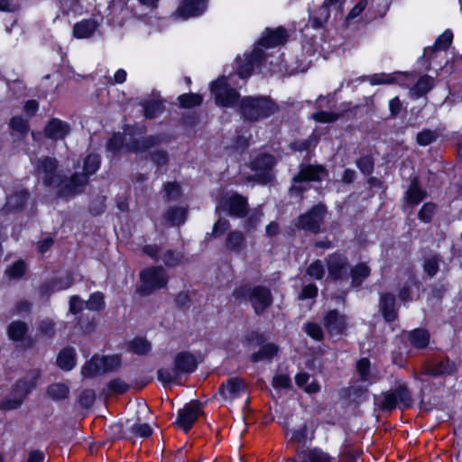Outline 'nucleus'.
<instances>
[{
	"label": "nucleus",
	"mask_w": 462,
	"mask_h": 462,
	"mask_svg": "<svg viewBox=\"0 0 462 462\" xmlns=\"http://www.w3.org/2000/svg\"><path fill=\"white\" fill-rule=\"evenodd\" d=\"M439 134L436 131L429 129L423 130L417 134V143L421 146H426L436 141Z\"/></svg>",
	"instance_id": "6e6d98bb"
},
{
	"label": "nucleus",
	"mask_w": 462,
	"mask_h": 462,
	"mask_svg": "<svg viewBox=\"0 0 462 462\" xmlns=\"http://www.w3.org/2000/svg\"><path fill=\"white\" fill-rule=\"evenodd\" d=\"M168 200H176L180 196V186L175 181H168L163 185Z\"/></svg>",
	"instance_id": "052dcab7"
},
{
	"label": "nucleus",
	"mask_w": 462,
	"mask_h": 462,
	"mask_svg": "<svg viewBox=\"0 0 462 462\" xmlns=\"http://www.w3.org/2000/svg\"><path fill=\"white\" fill-rule=\"evenodd\" d=\"M307 274L316 280H321L325 275V269L320 260L312 262L306 271Z\"/></svg>",
	"instance_id": "5fc2aeb1"
},
{
	"label": "nucleus",
	"mask_w": 462,
	"mask_h": 462,
	"mask_svg": "<svg viewBox=\"0 0 462 462\" xmlns=\"http://www.w3.org/2000/svg\"><path fill=\"white\" fill-rule=\"evenodd\" d=\"M104 361L99 356H94L88 361L81 369V374L84 377L92 378L102 374H105Z\"/></svg>",
	"instance_id": "2f4dec72"
},
{
	"label": "nucleus",
	"mask_w": 462,
	"mask_h": 462,
	"mask_svg": "<svg viewBox=\"0 0 462 462\" xmlns=\"http://www.w3.org/2000/svg\"><path fill=\"white\" fill-rule=\"evenodd\" d=\"M69 132V125L59 118L53 117L45 127V135L48 138L63 139Z\"/></svg>",
	"instance_id": "c85d7f7f"
},
{
	"label": "nucleus",
	"mask_w": 462,
	"mask_h": 462,
	"mask_svg": "<svg viewBox=\"0 0 462 462\" xmlns=\"http://www.w3.org/2000/svg\"><path fill=\"white\" fill-rule=\"evenodd\" d=\"M26 270V263L22 260H18L5 270V274L10 280H16L22 278Z\"/></svg>",
	"instance_id": "49530a36"
},
{
	"label": "nucleus",
	"mask_w": 462,
	"mask_h": 462,
	"mask_svg": "<svg viewBox=\"0 0 462 462\" xmlns=\"http://www.w3.org/2000/svg\"><path fill=\"white\" fill-rule=\"evenodd\" d=\"M394 76L391 74H374L369 78L371 85L392 84L394 82Z\"/></svg>",
	"instance_id": "338daca9"
},
{
	"label": "nucleus",
	"mask_w": 462,
	"mask_h": 462,
	"mask_svg": "<svg viewBox=\"0 0 462 462\" xmlns=\"http://www.w3.org/2000/svg\"><path fill=\"white\" fill-rule=\"evenodd\" d=\"M328 176L327 168L322 164H304L300 165V171L292 180L293 183H301L306 181L319 182Z\"/></svg>",
	"instance_id": "4468645a"
},
{
	"label": "nucleus",
	"mask_w": 462,
	"mask_h": 462,
	"mask_svg": "<svg viewBox=\"0 0 462 462\" xmlns=\"http://www.w3.org/2000/svg\"><path fill=\"white\" fill-rule=\"evenodd\" d=\"M340 3V0H325L310 18L311 26L315 29L323 27L330 17L329 5L334 4L338 7Z\"/></svg>",
	"instance_id": "bb28decb"
},
{
	"label": "nucleus",
	"mask_w": 462,
	"mask_h": 462,
	"mask_svg": "<svg viewBox=\"0 0 462 462\" xmlns=\"http://www.w3.org/2000/svg\"><path fill=\"white\" fill-rule=\"evenodd\" d=\"M10 126L14 131L21 134H24L29 131L28 122L23 117H12Z\"/></svg>",
	"instance_id": "e2e57ef3"
},
{
	"label": "nucleus",
	"mask_w": 462,
	"mask_h": 462,
	"mask_svg": "<svg viewBox=\"0 0 462 462\" xmlns=\"http://www.w3.org/2000/svg\"><path fill=\"white\" fill-rule=\"evenodd\" d=\"M58 365L64 371H69L76 365V352L73 347L62 349L57 357Z\"/></svg>",
	"instance_id": "72a5a7b5"
},
{
	"label": "nucleus",
	"mask_w": 462,
	"mask_h": 462,
	"mask_svg": "<svg viewBox=\"0 0 462 462\" xmlns=\"http://www.w3.org/2000/svg\"><path fill=\"white\" fill-rule=\"evenodd\" d=\"M180 107L190 109L202 104L203 97L196 93L182 94L177 98Z\"/></svg>",
	"instance_id": "ea45409f"
},
{
	"label": "nucleus",
	"mask_w": 462,
	"mask_h": 462,
	"mask_svg": "<svg viewBox=\"0 0 462 462\" xmlns=\"http://www.w3.org/2000/svg\"><path fill=\"white\" fill-rule=\"evenodd\" d=\"M456 370V365L448 357H434L426 360L419 374H414V378L420 379V375L440 376L450 374Z\"/></svg>",
	"instance_id": "1a4fd4ad"
},
{
	"label": "nucleus",
	"mask_w": 462,
	"mask_h": 462,
	"mask_svg": "<svg viewBox=\"0 0 462 462\" xmlns=\"http://www.w3.org/2000/svg\"><path fill=\"white\" fill-rule=\"evenodd\" d=\"M206 7V0H184L176 14L182 19H188L201 14Z\"/></svg>",
	"instance_id": "4be33fe9"
},
{
	"label": "nucleus",
	"mask_w": 462,
	"mask_h": 462,
	"mask_svg": "<svg viewBox=\"0 0 462 462\" xmlns=\"http://www.w3.org/2000/svg\"><path fill=\"white\" fill-rule=\"evenodd\" d=\"M128 388L129 385L119 378L111 380L107 384L109 393L113 394H123L128 390Z\"/></svg>",
	"instance_id": "bf43d9fd"
},
{
	"label": "nucleus",
	"mask_w": 462,
	"mask_h": 462,
	"mask_svg": "<svg viewBox=\"0 0 462 462\" xmlns=\"http://www.w3.org/2000/svg\"><path fill=\"white\" fill-rule=\"evenodd\" d=\"M30 197L26 189H21L11 195L7 199L6 207L12 209H18L23 208Z\"/></svg>",
	"instance_id": "37998d69"
},
{
	"label": "nucleus",
	"mask_w": 462,
	"mask_h": 462,
	"mask_svg": "<svg viewBox=\"0 0 462 462\" xmlns=\"http://www.w3.org/2000/svg\"><path fill=\"white\" fill-rule=\"evenodd\" d=\"M303 331L316 341H322L324 331L322 327L315 322H307L303 326Z\"/></svg>",
	"instance_id": "de8ad7c7"
},
{
	"label": "nucleus",
	"mask_w": 462,
	"mask_h": 462,
	"mask_svg": "<svg viewBox=\"0 0 462 462\" xmlns=\"http://www.w3.org/2000/svg\"><path fill=\"white\" fill-rule=\"evenodd\" d=\"M225 245L227 250L239 253L245 246V236L239 230L230 231L226 236Z\"/></svg>",
	"instance_id": "7c9ffc66"
},
{
	"label": "nucleus",
	"mask_w": 462,
	"mask_h": 462,
	"mask_svg": "<svg viewBox=\"0 0 462 462\" xmlns=\"http://www.w3.org/2000/svg\"><path fill=\"white\" fill-rule=\"evenodd\" d=\"M326 214L323 205H316L310 211L298 218L297 226L306 231L317 234L320 230Z\"/></svg>",
	"instance_id": "9b49d317"
},
{
	"label": "nucleus",
	"mask_w": 462,
	"mask_h": 462,
	"mask_svg": "<svg viewBox=\"0 0 462 462\" xmlns=\"http://www.w3.org/2000/svg\"><path fill=\"white\" fill-rule=\"evenodd\" d=\"M264 58V53L260 48H254L250 54H245V59L237 58L238 75L241 79L248 78L254 67Z\"/></svg>",
	"instance_id": "a211bd4d"
},
{
	"label": "nucleus",
	"mask_w": 462,
	"mask_h": 462,
	"mask_svg": "<svg viewBox=\"0 0 462 462\" xmlns=\"http://www.w3.org/2000/svg\"><path fill=\"white\" fill-rule=\"evenodd\" d=\"M424 272L430 277L434 276L439 271V259L432 256L427 259L423 265Z\"/></svg>",
	"instance_id": "774afa93"
},
{
	"label": "nucleus",
	"mask_w": 462,
	"mask_h": 462,
	"mask_svg": "<svg viewBox=\"0 0 462 462\" xmlns=\"http://www.w3.org/2000/svg\"><path fill=\"white\" fill-rule=\"evenodd\" d=\"M426 197L427 191L420 186L418 177H413L404 194L406 204L413 208L419 205Z\"/></svg>",
	"instance_id": "5701e85b"
},
{
	"label": "nucleus",
	"mask_w": 462,
	"mask_h": 462,
	"mask_svg": "<svg viewBox=\"0 0 462 462\" xmlns=\"http://www.w3.org/2000/svg\"><path fill=\"white\" fill-rule=\"evenodd\" d=\"M287 41V32L283 28L275 30L266 29L264 34L258 41L257 44L263 47H275L285 43Z\"/></svg>",
	"instance_id": "393cba45"
},
{
	"label": "nucleus",
	"mask_w": 462,
	"mask_h": 462,
	"mask_svg": "<svg viewBox=\"0 0 462 462\" xmlns=\"http://www.w3.org/2000/svg\"><path fill=\"white\" fill-rule=\"evenodd\" d=\"M310 375L307 373H300L295 376V382L297 385L303 388L308 393H316L320 390L319 383L317 380L313 379L310 383Z\"/></svg>",
	"instance_id": "4c0bfd02"
},
{
	"label": "nucleus",
	"mask_w": 462,
	"mask_h": 462,
	"mask_svg": "<svg viewBox=\"0 0 462 462\" xmlns=\"http://www.w3.org/2000/svg\"><path fill=\"white\" fill-rule=\"evenodd\" d=\"M140 279L142 285L139 290L143 295L151 294L154 291L165 287L168 282V276L161 266L143 270L140 273Z\"/></svg>",
	"instance_id": "0eeeda50"
},
{
	"label": "nucleus",
	"mask_w": 462,
	"mask_h": 462,
	"mask_svg": "<svg viewBox=\"0 0 462 462\" xmlns=\"http://www.w3.org/2000/svg\"><path fill=\"white\" fill-rule=\"evenodd\" d=\"M408 339L415 348L424 349L429 346L430 336L424 328H415L409 332Z\"/></svg>",
	"instance_id": "473e14b6"
},
{
	"label": "nucleus",
	"mask_w": 462,
	"mask_h": 462,
	"mask_svg": "<svg viewBox=\"0 0 462 462\" xmlns=\"http://www.w3.org/2000/svg\"><path fill=\"white\" fill-rule=\"evenodd\" d=\"M58 162L54 158L45 157L38 160L36 173L42 178L46 187L53 188L60 181L61 171H58Z\"/></svg>",
	"instance_id": "9d476101"
},
{
	"label": "nucleus",
	"mask_w": 462,
	"mask_h": 462,
	"mask_svg": "<svg viewBox=\"0 0 462 462\" xmlns=\"http://www.w3.org/2000/svg\"><path fill=\"white\" fill-rule=\"evenodd\" d=\"M374 404L383 411H393L399 407L406 409L412 405L411 393L405 383L382 393L375 398Z\"/></svg>",
	"instance_id": "20e7f679"
},
{
	"label": "nucleus",
	"mask_w": 462,
	"mask_h": 462,
	"mask_svg": "<svg viewBox=\"0 0 462 462\" xmlns=\"http://www.w3.org/2000/svg\"><path fill=\"white\" fill-rule=\"evenodd\" d=\"M145 132L146 128L143 125H126L123 135L120 133L114 134L107 141L106 149L112 152L125 150L140 153L162 143L163 140L159 135L143 136Z\"/></svg>",
	"instance_id": "f257e3e1"
},
{
	"label": "nucleus",
	"mask_w": 462,
	"mask_h": 462,
	"mask_svg": "<svg viewBox=\"0 0 462 462\" xmlns=\"http://www.w3.org/2000/svg\"><path fill=\"white\" fill-rule=\"evenodd\" d=\"M284 462H330V457L319 448H297L295 458Z\"/></svg>",
	"instance_id": "6ab92c4d"
},
{
	"label": "nucleus",
	"mask_w": 462,
	"mask_h": 462,
	"mask_svg": "<svg viewBox=\"0 0 462 462\" xmlns=\"http://www.w3.org/2000/svg\"><path fill=\"white\" fill-rule=\"evenodd\" d=\"M275 164L274 157L271 154H260L251 162V169L255 172L261 183H267L272 180V170Z\"/></svg>",
	"instance_id": "2eb2a0df"
},
{
	"label": "nucleus",
	"mask_w": 462,
	"mask_h": 462,
	"mask_svg": "<svg viewBox=\"0 0 462 462\" xmlns=\"http://www.w3.org/2000/svg\"><path fill=\"white\" fill-rule=\"evenodd\" d=\"M379 310L386 322H393L398 318L395 296L390 292L380 295Z\"/></svg>",
	"instance_id": "aec40b11"
},
{
	"label": "nucleus",
	"mask_w": 462,
	"mask_h": 462,
	"mask_svg": "<svg viewBox=\"0 0 462 462\" xmlns=\"http://www.w3.org/2000/svg\"><path fill=\"white\" fill-rule=\"evenodd\" d=\"M322 323L331 337L344 335L347 329V317L337 310L327 311L323 317Z\"/></svg>",
	"instance_id": "ddd939ff"
},
{
	"label": "nucleus",
	"mask_w": 462,
	"mask_h": 462,
	"mask_svg": "<svg viewBox=\"0 0 462 462\" xmlns=\"http://www.w3.org/2000/svg\"><path fill=\"white\" fill-rule=\"evenodd\" d=\"M221 209L232 217L244 218L248 215L247 198L237 192L223 194L218 201L217 210Z\"/></svg>",
	"instance_id": "423d86ee"
},
{
	"label": "nucleus",
	"mask_w": 462,
	"mask_h": 462,
	"mask_svg": "<svg viewBox=\"0 0 462 462\" xmlns=\"http://www.w3.org/2000/svg\"><path fill=\"white\" fill-rule=\"evenodd\" d=\"M300 103L282 102L277 104L268 96L244 97L239 102V111L244 116H270L278 113H296Z\"/></svg>",
	"instance_id": "f03ea898"
},
{
	"label": "nucleus",
	"mask_w": 462,
	"mask_h": 462,
	"mask_svg": "<svg viewBox=\"0 0 462 462\" xmlns=\"http://www.w3.org/2000/svg\"><path fill=\"white\" fill-rule=\"evenodd\" d=\"M285 437L289 443L305 444L308 438V426L306 423L292 430H286Z\"/></svg>",
	"instance_id": "c9c22d12"
},
{
	"label": "nucleus",
	"mask_w": 462,
	"mask_h": 462,
	"mask_svg": "<svg viewBox=\"0 0 462 462\" xmlns=\"http://www.w3.org/2000/svg\"><path fill=\"white\" fill-rule=\"evenodd\" d=\"M100 166V157L97 154H89L84 160V171L85 175L88 178V175L94 174Z\"/></svg>",
	"instance_id": "09e8293b"
},
{
	"label": "nucleus",
	"mask_w": 462,
	"mask_h": 462,
	"mask_svg": "<svg viewBox=\"0 0 462 462\" xmlns=\"http://www.w3.org/2000/svg\"><path fill=\"white\" fill-rule=\"evenodd\" d=\"M230 223L225 218H219L213 226L212 236L215 237L221 236L229 228Z\"/></svg>",
	"instance_id": "69168bd1"
},
{
	"label": "nucleus",
	"mask_w": 462,
	"mask_h": 462,
	"mask_svg": "<svg viewBox=\"0 0 462 462\" xmlns=\"http://www.w3.org/2000/svg\"><path fill=\"white\" fill-rule=\"evenodd\" d=\"M201 405L198 402H192L180 410L178 413L177 423L184 430L189 431L198 417L201 414Z\"/></svg>",
	"instance_id": "dca6fc26"
},
{
	"label": "nucleus",
	"mask_w": 462,
	"mask_h": 462,
	"mask_svg": "<svg viewBox=\"0 0 462 462\" xmlns=\"http://www.w3.org/2000/svg\"><path fill=\"white\" fill-rule=\"evenodd\" d=\"M24 400H23L18 395H14L13 393L3 399L0 402V410L3 411H11L18 409L23 402Z\"/></svg>",
	"instance_id": "8fccbe9b"
},
{
	"label": "nucleus",
	"mask_w": 462,
	"mask_h": 462,
	"mask_svg": "<svg viewBox=\"0 0 462 462\" xmlns=\"http://www.w3.org/2000/svg\"><path fill=\"white\" fill-rule=\"evenodd\" d=\"M437 210V205L432 202L425 203L418 213V217L424 223H430Z\"/></svg>",
	"instance_id": "3c124183"
},
{
	"label": "nucleus",
	"mask_w": 462,
	"mask_h": 462,
	"mask_svg": "<svg viewBox=\"0 0 462 462\" xmlns=\"http://www.w3.org/2000/svg\"><path fill=\"white\" fill-rule=\"evenodd\" d=\"M41 377V372L38 369H32L26 373V374L19 379L22 381L29 390H32L36 387L38 380Z\"/></svg>",
	"instance_id": "4d7b16f0"
},
{
	"label": "nucleus",
	"mask_w": 462,
	"mask_h": 462,
	"mask_svg": "<svg viewBox=\"0 0 462 462\" xmlns=\"http://www.w3.org/2000/svg\"><path fill=\"white\" fill-rule=\"evenodd\" d=\"M87 183L88 177L85 174L75 173L69 178L62 174L60 181L53 189H57V197L68 199L81 193Z\"/></svg>",
	"instance_id": "6e6552de"
},
{
	"label": "nucleus",
	"mask_w": 462,
	"mask_h": 462,
	"mask_svg": "<svg viewBox=\"0 0 462 462\" xmlns=\"http://www.w3.org/2000/svg\"><path fill=\"white\" fill-rule=\"evenodd\" d=\"M157 378L163 384L177 383L180 380V373L175 366L173 368H161L157 371Z\"/></svg>",
	"instance_id": "a18cd8bd"
},
{
	"label": "nucleus",
	"mask_w": 462,
	"mask_h": 462,
	"mask_svg": "<svg viewBox=\"0 0 462 462\" xmlns=\"http://www.w3.org/2000/svg\"><path fill=\"white\" fill-rule=\"evenodd\" d=\"M210 91L215 103L223 107H233L239 104V93L230 87L226 77H220L210 85Z\"/></svg>",
	"instance_id": "39448f33"
},
{
	"label": "nucleus",
	"mask_w": 462,
	"mask_h": 462,
	"mask_svg": "<svg viewBox=\"0 0 462 462\" xmlns=\"http://www.w3.org/2000/svg\"><path fill=\"white\" fill-rule=\"evenodd\" d=\"M370 268L365 263L356 264L350 271L352 285L355 287L360 286L364 280L370 275Z\"/></svg>",
	"instance_id": "a19ab883"
},
{
	"label": "nucleus",
	"mask_w": 462,
	"mask_h": 462,
	"mask_svg": "<svg viewBox=\"0 0 462 462\" xmlns=\"http://www.w3.org/2000/svg\"><path fill=\"white\" fill-rule=\"evenodd\" d=\"M453 40V33L449 30H446L435 42V44L432 47L426 48L424 50V55H427L428 52H436L438 51H445L451 44Z\"/></svg>",
	"instance_id": "e433bc0d"
},
{
	"label": "nucleus",
	"mask_w": 462,
	"mask_h": 462,
	"mask_svg": "<svg viewBox=\"0 0 462 462\" xmlns=\"http://www.w3.org/2000/svg\"><path fill=\"white\" fill-rule=\"evenodd\" d=\"M74 282L73 276L69 273L62 277L53 278L50 282L42 284L40 291L42 295L49 296L54 291L69 289Z\"/></svg>",
	"instance_id": "b1692460"
},
{
	"label": "nucleus",
	"mask_w": 462,
	"mask_h": 462,
	"mask_svg": "<svg viewBox=\"0 0 462 462\" xmlns=\"http://www.w3.org/2000/svg\"><path fill=\"white\" fill-rule=\"evenodd\" d=\"M167 100L162 98L159 93L152 92L142 102V106L144 109V116H154L165 113L167 111Z\"/></svg>",
	"instance_id": "412c9836"
},
{
	"label": "nucleus",
	"mask_w": 462,
	"mask_h": 462,
	"mask_svg": "<svg viewBox=\"0 0 462 462\" xmlns=\"http://www.w3.org/2000/svg\"><path fill=\"white\" fill-rule=\"evenodd\" d=\"M98 27L95 19H87L77 23L73 27V35L78 39L90 37Z\"/></svg>",
	"instance_id": "c756f323"
},
{
	"label": "nucleus",
	"mask_w": 462,
	"mask_h": 462,
	"mask_svg": "<svg viewBox=\"0 0 462 462\" xmlns=\"http://www.w3.org/2000/svg\"><path fill=\"white\" fill-rule=\"evenodd\" d=\"M370 366L371 363L368 358H361L356 364V371L360 377V380L366 382L370 377Z\"/></svg>",
	"instance_id": "13d9d810"
},
{
	"label": "nucleus",
	"mask_w": 462,
	"mask_h": 462,
	"mask_svg": "<svg viewBox=\"0 0 462 462\" xmlns=\"http://www.w3.org/2000/svg\"><path fill=\"white\" fill-rule=\"evenodd\" d=\"M131 431L134 435L141 438H147L152 435V429L148 423H134Z\"/></svg>",
	"instance_id": "0e129e2a"
},
{
	"label": "nucleus",
	"mask_w": 462,
	"mask_h": 462,
	"mask_svg": "<svg viewBox=\"0 0 462 462\" xmlns=\"http://www.w3.org/2000/svg\"><path fill=\"white\" fill-rule=\"evenodd\" d=\"M186 210L183 208L174 207L171 208L165 213V218L172 226H179L183 224L186 219Z\"/></svg>",
	"instance_id": "c03bdc74"
},
{
	"label": "nucleus",
	"mask_w": 462,
	"mask_h": 462,
	"mask_svg": "<svg viewBox=\"0 0 462 462\" xmlns=\"http://www.w3.org/2000/svg\"><path fill=\"white\" fill-rule=\"evenodd\" d=\"M104 307V295L101 292H95L91 294L88 300L86 301V308L90 310L98 311L103 310Z\"/></svg>",
	"instance_id": "864d4df0"
},
{
	"label": "nucleus",
	"mask_w": 462,
	"mask_h": 462,
	"mask_svg": "<svg viewBox=\"0 0 462 462\" xmlns=\"http://www.w3.org/2000/svg\"><path fill=\"white\" fill-rule=\"evenodd\" d=\"M174 365L180 374H190L194 372L198 366L196 357L189 352H180L174 357Z\"/></svg>",
	"instance_id": "a878e982"
},
{
	"label": "nucleus",
	"mask_w": 462,
	"mask_h": 462,
	"mask_svg": "<svg viewBox=\"0 0 462 462\" xmlns=\"http://www.w3.org/2000/svg\"><path fill=\"white\" fill-rule=\"evenodd\" d=\"M28 332L29 326L23 320H14L6 328L8 338L14 342H24L29 339Z\"/></svg>",
	"instance_id": "cd10ccee"
},
{
	"label": "nucleus",
	"mask_w": 462,
	"mask_h": 462,
	"mask_svg": "<svg viewBox=\"0 0 462 462\" xmlns=\"http://www.w3.org/2000/svg\"><path fill=\"white\" fill-rule=\"evenodd\" d=\"M328 278L333 281L346 280L348 277L349 263L347 257L340 253H333L326 258Z\"/></svg>",
	"instance_id": "f8f14e48"
},
{
	"label": "nucleus",
	"mask_w": 462,
	"mask_h": 462,
	"mask_svg": "<svg viewBox=\"0 0 462 462\" xmlns=\"http://www.w3.org/2000/svg\"><path fill=\"white\" fill-rule=\"evenodd\" d=\"M433 78L425 75L420 78L413 88H411L410 94L413 97H420L427 94L433 87Z\"/></svg>",
	"instance_id": "f704fd0d"
},
{
	"label": "nucleus",
	"mask_w": 462,
	"mask_h": 462,
	"mask_svg": "<svg viewBox=\"0 0 462 462\" xmlns=\"http://www.w3.org/2000/svg\"><path fill=\"white\" fill-rule=\"evenodd\" d=\"M246 391V383L240 377H230L219 386L220 396L226 401H232L241 396Z\"/></svg>",
	"instance_id": "f3484780"
},
{
	"label": "nucleus",
	"mask_w": 462,
	"mask_h": 462,
	"mask_svg": "<svg viewBox=\"0 0 462 462\" xmlns=\"http://www.w3.org/2000/svg\"><path fill=\"white\" fill-rule=\"evenodd\" d=\"M69 388L62 383H52L47 388V395L54 401L65 400L69 397Z\"/></svg>",
	"instance_id": "58836bf2"
},
{
	"label": "nucleus",
	"mask_w": 462,
	"mask_h": 462,
	"mask_svg": "<svg viewBox=\"0 0 462 462\" xmlns=\"http://www.w3.org/2000/svg\"><path fill=\"white\" fill-rule=\"evenodd\" d=\"M278 352V346L273 343H268L261 349L251 356V360L254 363L263 360H271Z\"/></svg>",
	"instance_id": "79ce46f5"
},
{
	"label": "nucleus",
	"mask_w": 462,
	"mask_h": 462,
	"mask_svg": "<svg viewBox=\"0 0 462 462\" xmlns=\"http://www.w3.org/2000/svg\"><path fill=\"white\" fill-rule=\"evenodd\" d=\"M129 347L137 355H144L151 350V344L144 338L137 337L130 343Z\"/></svg>",
	"instance_id": "603ef678"
},
{
	"label": "nucleus",
	"mask_w": 462,
	"mask_h": 462,
	"mask_svg": "<svg viewBox=\"0 0 462 462\" xmlns=\"http://www.w3.org/2000/svg\"><path fill=\"white\" fill-rule=\"evenodd\" d=\"M356 166L365 175H369L374 171V160L371 156H362L356 161Z\"/></svg>",
	"instance_id": "680f3d73"
},
{
	"label": "nucleus",
	"mask_w": 462,
	"mask_h": 462,
	"mask_svg": "<svg viewBox=\"0 0 462 462\" xmlns=\"http://www.w3.org/2000/svg\"><path fill=\"white\" fill-rule=\"evenodd\" d=\"M233 296L236 300L250 301L255 314H263L272 304L273 296L270 289L257 285L251 287L243 285L233 291Z\"/></svg>",
	"instance_id": "7ed1b4c3"
}]
</instances>
